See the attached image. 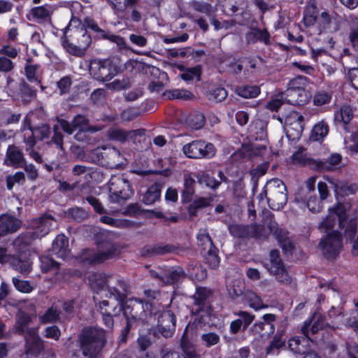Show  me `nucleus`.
I'll return each mask as SVG.
<instances>
[{"label":"nucleus","mask_w":358,"mask_h":358,"mask_svg":"<svg viewBox=\"0 0 358 358\" xmlns=\"http://www.w3.org/2000/svg\"><path fill=\"white\" fill-rule=\"evenodd\" d=\"M89 283L92 289L97 294L105 292V296H113L115 301H118L119 305L126 299L129 293L127 283L117 277L106 275L101 273L90 274L88 277Z\"/></svg>","instance_id":"nucleus-1"},{"label":"nucleus","mask_w":358,"mask_h":358,"mask_svg":"<svg viewBox=\"0 0 358 358\" xmlns=\"http://www.w3.org/2000/svg\"><path fill=\"white\" fill-rule=\"evenodd\" d=\"M78 340L84 357L74 354L72 358H98L106 343V332L98 327H85L79 334Z\"/></svg>","instance_id":"nucleus-2"},{"label":"nucleus","mask_w":358,"mask_h":358,"mask_svg":"<svg viewBox=\"0 0 358 358\" xmlns=\"http://www.w3.org/2000/svg\"><path fill=\"white\" fill-rule=\"evenodd\" d=\"M32 230L26 232L14 241L15 246L24 244L29 245L35 238H41L48 234L50 231L57 227V221L50 215H43L31 221Z\"/></svg>","instance_id":"nucleus-3"},{"label":"nucleus","mask_w":358,"mask_h":358,"mask_svg":"<svg viewBox=\"0 0 358 358\" xmlns=\"http://www.w3.org/2000/svg\"><path fill=\"white\" fill-rule=\"evenodd\" d=\"M265 198L270 208L280 210L287 203L288 196L285 185L278 178L268 181L264 186Z\"/></svg>","instance_id":"nucleus-4"},{"label":"nucleus","mask_w":358,"mask_h":358,"mask_svg":"<svg viewBox=\"0 0 358 358\" xmlns=\"http://www.w3.org/2000/svg\"><path fill=\"white\" fill-rule=\"evenodd\" d=\"M92 78L101 82L110 80L120 72V67L109 59H94L89 69Z\"/></svg>","instance_id":"nucleus-5"},{"label":"nucleus","mask_w":358,"mask_h":358,"mask_svg":"<svg viewBox=\"0 0 358 358\" xmlns=\"http://www.w3.org/2000/svg\"><path fill=\"white\" fill-rule=\"evenodd\" d=\"M197 245L206 264L212 268H216L220 264L218 249L215 246L210 235L206 230H200L197 235Z\"/></svg>","instance_id":"nucleus-6"},{"label":"nucleus","mask_w":358,"mask_h":358,"mask_svg":"<svg viewBox=\"0 0 358 358\" xmlns=\"http://www.w3.org/2000/svg\"><path fill=\"white\" fill-rule=\"evenodd\" d=\"M109 197L113 203L127 200L133 194L129 181L122 176H113L108 182Z\"/></svg>","instance_id":"nucleus-7"},{"label":"nucleus","mask_w":358,"mask_h":358,"mask_svg":"<svg viewBox=\"0 0 358 358\" xmlns=\"http://www.w3.org/2000/svg\"><path fill=\"white\" fill-rule=\"evenodd\" d=\"M269 263L264 264V267L270 274L274 275L275 279L280 283L289 285L292 282V278L289 274L280 256L278 250H272L269 255Z\"/></svg>","instance_id":"nucleus-8"},{"label":"nucleus","mask_w":358,"mask_h":358,"mask_svg":"<svg viewBox=\"0 0 358 358\" xmlns=\"http://www.w3.org/2000/svg\"><path fill=\"white\" fill-rule=\"evenodd\" d=\"M182 151L187 157L191 159H210L216 154L214 145L202 140L193 141L185 145Z\"/></svg>","instance_id":"nucleus-9"},{"label":"nucleus","mask_w":358,"mask_h":358,"mask_svg":"<svg viewBox=\"0 0 358 358\" xmlns=\"http://www.w3.org/2000/svg\"><path fill=\"white\" fill-rule=\"evenodd\" d=\"M122 311L127 320V325L122 331V336L124 338L133 323L140 318V315L143 312V306L141 300L136 298L130 299L125 301L124 305L122 304Z\"/></svg>","instance_id":"nucleus-10"},{"label":"nucleus","mask_w":358,"mask_h":358,"mask_svg":"<svg viewBox=\"0 0 358 358\" xmlns=\"http://www.w3.org/2000/svg\"><path fill=\"white\" fill-rule=\"evenodd\" d=\"M319 246L327 259L336 258L343 247L341 233L338 231L328 233L321 239Z\"/></svg>","instance_id":"nucleus-11"},{"label":"nucleus","mask_w":358,"mask_h":358,"mask_svg":"<svg viewBox=\"0 0 358 358\" xmlns=\"http://www.w3.org/2000/svg\"><path fill=\"white\" fill-rule=\"evenodd\" d=\"M304 117L299 112L292 111L285 118V130L287 136L292 141L299 139L303 131Z\"/></svg>","instance_id":"nucleus-12"},{"label":"nucleus","mask_w":358,"mask_h":358,"mask_svg":"<svg viewBox=\"0 0 358 358\" xmlns=\"http://www.w3.org/2000/svg\"><path fill=\"white\" fill-rule=\"evenodd\" d=\"M267 227L270 231L274 234L284 253L285 255H292L294 245L292 240L288 237L287 231L279 227L278 224L273 220L272 215H271V218L267 222Z\"/></svg>","instance_id":"nucleus-13"},{"label":"nucleus","mask_w":358,"mask_h":358,"mask_svg":"<svg viewBox=\"0 0 358 358\" xmlns=\"http://www.w3.org/2000/svg\"><path fill=\"white\" fill-rule=\"evenodd\" d=\"M66 29V32L71 31V36L76 38L77 44L86 50L91 44L92 39L80 21L76 17H72Z\"/></svg>","instance_id":"nucleus-14"},{"label":"nucleus","mask_w":358,"mask_h":358,"mask_svg":"<svg viewBox=\"0 0 358 358\" xmlns=\"http://www.w3.org/2000/svg\"><path fill=\"white\" fill-rule=\"evenodd\" d=\"M195 336L196 331L194 326L189 324L180 339V348L183 352V358H200L194 343Z\"/></svg>","instance_id":"nucleus-15"},{"label":"nucleus","mask_w":358,"mask_h":358,"mask_svg":"<svg viewBox=\"0 0 358 358\" xmlns=\"http://www.w3.org/2000/svg\"><path fill=\"white\" fill-rule=\"evenodd\" d=\"M213 290L207 287H197L196 293L194 295V306L192 312L195 315H199L204 311L206 308V314L209 315V299L213 296Z\"/></svg>","instance_id":"nucleus-16"},{"label":"nucleus","mask_w":358,"mask_h":358,"mask_svg":"<svg viewBox=\"0 0 358 358\" xmlns=\"http://www.w3.org/2000/svg\"><path fill=\"white\" fill-rule=\"evenodd\" d=\"M117 254V247L110 244L103 251L95 252L92 250H85L83 255V260L90 264H98L113 257Z\"/></svg>","instance_id":"nucleus-17"},{"label":"nucleus","mask_w":358,"mask_h":358,"mask_svg":"<svg viewBox=\"0 0 358 358\" xmlns=\"http://www.w3.org/2000/svg\"><path fill=\"white\" fill-rule=\"evenodd\" d=\"M194 177L197 179L199 184L205 185L211 190H216L223 182L227 181V178L222 170L217 171V178L205 171L194 173Z\"/></svg>","instance_id":"nucleus-18"},{"label":"nucleus","mask_w":358,"mask_h":358,"mask_svg":"<svg viewBox=\"0 0 358 358\" xmlns=\"http://www.w3.org/2000/svg\"><path fill=\"white\" fill-rule=\"evenodd\" d=\"M124 69L131 73L141 72L144 74H150L155 77L162 76L165 77L166 74L164 72H161L159 69L147 64L143 62L138 61L136 59H129L127 61L124 65Z\"/></svg>","instance_id":"nucleus-19"},{"label":"nucleus","mask_w":358,"mask_h":358,"mask_svg":"<svg viewBox=\"0 0 358 358\" xmlns=\"http://www.w3.org/2000/svg\"><path fill=\"white\" fill-rule=\"evenodd\" d=\"M324 327L325 322L324 317L321 314L315 313L311 319L304 322L301 331L309 341H312L311 336L317 334Z\"/></svg>","instance_id":"nucleus-20"},{"label":"nucleus","mask_w":358,"mask_h":358,"mask_svg":"<svg viewBox=\"0 0 358 358\" xmlns=\"http://www.w3.org/2000/svg\"><path fill=\"white\" fill-rule=\"evenodd\" d=\"M106 306H109V302L107 300H103L99 303L103 323L106 327L112 328L114 324L113 317L120 313L122 306L119 305L118 301H115V304L111 303V308H107Z\"/></svg>","instance_id":"nucleus-21"},{"label":"nucleus","mask_w":358,"mask_h":358,"mask_svg":"<svg viewBox=\"0 0 358 358\" xmlns=\"http://www.w3.org/2000/svg\"><path fill=\"white\" fill-rule=\"evenodd\" d=\"M176 318L171 311L164 312L158 319V332L164 337L172 336L176 329Z\"/></svg>","instance_id":"nucleus-22"},{"label":"nucleus","mask_w":358,"mask_h":358,"mask_svg":"<svg viewBox=\"0 0 358 358\" xmlns=\"http://www.w3.org/2000/svg\"><path fill=\"white\" fill-rule=\"evenodd\" d=\"M311 98L310 93L306 89L286 90L284 93L285 100L294 106H303Z\"/></svg>","instance_id":"nucleus-23"},{"label":"nucleus","mask_w":358,"mask_h":358,"mask_svg":"<svg viewBox=\"0 0 358 358\" xmlns=\"http://www.w3.org/2000/svg\"><path fill=\"white\" fill-rule=\"evenodd\" d=\"M26 337V353L37 355L44 350L43 342L36 333V329L29 330Z\"/></svg>","instance_id":"nucleus-24"},{"label":"nucleus","mask_w":358,"mask_h":358,"mask_svg":"<svg viewBox=\"0 0 358 358\" xmlns=\"http://www.w3.org/2000/svg\"><path fill=\"white\" fill-rule=\"evenodd\" d=\"M21 227V221L8 214L0 216V238L17 231Z\"/></svg>","instance_id":"nucleus-25"},{"label":"nucleus","mask_w":358,"mask_h":358,"mask_svg":"<svg viewBox=\"0 0 358 358\" xmlns=\"http://www.w3.org/2000/svg\"><path fill=\"white\" fill-rule=\"evenodd\" d=\"M62 129L69 134H72L76 130L84 131L89 124L88 119L82 115H77L69 122L65 120L59 121Z\"/></svg>","instance_id":"nucleus-26"},{"label":"nucleus","mask_w":358,"mask_h":358,"mask_svg":"<svg viewBox=\"0 0 358 358\" xmlns=\"http://www.w3.org/2000/svg\"><path fill=\"white\" fill-rule=\"evenodd\" d=\"M24 162V155L22 151L15 145H9L7 148L4 164L7 166L15 168L21 167V163Z\"/></svg>","instance_id":"nucleus-27"},{"label":"nucleus","mask_w":358,"mask_h":358,"mask_svg":"<svg viewBox=\"0 0 358 358\" xmlns=\"http://www.w3.org/2000/svg\"><path fill=\"white\" fill-rule=\"evenodd\" d=\"M266 122L261 119L252 122L248 129L250 137L252 140L264 141L267 138Z\"/></svg>","instance_id":"nucleus-28"},{"label":"nucleus","mask_w":358,"mask_h":358,"mask_svg":"<svg viewBox=\"0 0 358 358\" xmlns=\"http://www.w3.org/2000/svg\"><path fill=\"white\" fill-rule=\"evenodd\" d=\"M69 239L63 234L57 236L52 243V252L61 259H65L69 256Z\"/></svg>","instance_id":"nucleus-29"},{"label":"nucleus","mask_w":358,"mask_h":358,"mask_svg":"<svg viewBox=\"0 0 358 358\" xmlns=\"http://www.w3.org/2000/svg\"><path fill=\"white\" fill-rule=\"evenodd\" d=\"M102 157L104 159L105 165L110 169H118L123 164L122 154L115 148L106 150Z\"/></svg>","instance_id":"nucleus-30"},{"label":"nucleus","mask_w":358,"mask_h":358,"mask_svg":"<svg viewBox=\"0 0 358 358\" xmlns=\"http://www.w3.org/2000/svg\"><path fill=\"white\" fill-rule=\"evenodd\" d=\"M184 275L188 276L192 281H202L207 277V271L196 261H190L187 267V273Z\"/></svg>","instance_id":"nucleus-31"},{"label":"nucleus","mask_w":358,"mask_h":358,"mask_svg":"<svg viewBox=\"0 0 358 358\" xmlns=\"http://www.w3.org/2000/svg\"><path fill=\"white\" fill-rule=\"evenodd\" d=\"M329 182L336 194L349 195L355 193L357 189L356 184H349L345 181L338 180L334 178L328 179Z\"/></svg>","instance_id":"nucleus-32"},{"label":"nucleus","mask_w":358,"mask_h":358,"mask_svg":"<svg viewBox=\"0 0 358 358\" xmlns=\"http://www.w3.org/2000/svg\"><path fill=\"white\" fill-rule=\"evenodd\" d=\"M342 160V156L340 154L334 153L332 154L327 161H313V164L315 165V168L318 171H330L333 170L336 166H338Z\"/></svg>","instance_id":"nucleus-33"},{"label":"nucleus","mask_w":358,"mask_h":358,"mask_svg":"<svg viewBox=\"0 0 358 358\" xmlns=\"http://www.w3.org/2000/svg\"><path fill=\"white\" fill-rule=\"evenodd\" d=\"M350 24V31L348 35V39L352 48L358 52V16L350 14L348 20Z\"/></svg>","instance_id":"nucleus-34"},{"label":"nucleus","mask_w":358,"mask_h":358,"mask_svg":"<svg viewBox=\"0 0 358 358\" xmlns=\"http://www.w3.org/2000/svg\"><path fill=\"white\" fill-rule=\"evenodd\" d=\"M194 178V173H187L184 175V189L182 190V199L184 202L191 201L194 194L196 182Z\"/></svg>","instance_id":"nucleus-35"},{"label":"nucleus","mask_w":358,"mask_h":358,"mask_svg":"<svg viewBox=\"0 0 358 358\" xmlns=\"http://www.w3.org/2000/svg\"><path fill=\"white\" fill-rule=\"evenodd\" d=\"M201 68L200 66H196L192 68H186L180 65V78L186 82H190L194 80L199 81L201 79Z\"/></svg>","instance_id":"nucleus-36"},{"label":"nucleus","mask_w":358,"mask_h":358,"mask_svg":"<svg viewBox=\"0 0 358 358\" xmlns=\"http://www.w3.org/2000/svg\"><path fill=\"white\" fill-rule=\"evenodd\" d=\"M248 43H254L257 41H263L266 44L269 43L270 34L266 29H252L246 35Z\"/></svg>","instance_id":"nucleus-37"},{"label":"nucleus","mask_w":358,"mask_h":358,"mask_svg":"<svg viewBox=\"0 0 358 358\" xmlns=\"http://www.w3.org/2000/svg\"><path fill=\"white\" fill-rule=\"evenodd\" d=\"M205 116L199 112H194L185 117V123L186 125L194 129L202 128L205 124Z\"/></svg>","instance_id":"nucleus-38"},{"label":"nucleus","mask_w":358,"mask_h":358,"mask_svg":"<svg viewBox=\"0 0 358 358\" xmlns=\"http://www.w3.org/2000/svg\"><path fill=\"white\" fill-rule=\"evenodd\" d=\"M308 342V338H300L294 337L289 339L288 346L290 350L294 354L306 355L307 352L306 344Z\"/></svg>","instance_id":"nucleus-39"},{"label":"nucleus","mask_w":358,"mask_h":358,"mask_svg":"<svg viewBox=\"0 0 358 358\" xmlns=\"http://www.w3.org/2000/svg\"><path fill=\"white\" fill-rule=\"evenodd\" d=\"M10 265L16 271L23 274L29 273L31 270V262L28 259L13 256Z\"/></svg>","instance_id":"nucleus-40"},{"label":"nucleus","mask_w":358,"mask_h":358,"mask_svg":"<svg viewBox=\"0 0 358 358\" xmlns=\"http://www.w3.org/2000/svg\"><path fill=\"white\" fill-rule=\"evenodd\" d=\"M152 277L159 279L164 285L174 284L179 279V273L177 270H169L164 275L156 271H150Z\"/></svg>","instance_id":"nucleus-41"},{"label":"nucleus","mask_w":358,"mask_h":358,"mask_svg":"<svg viewBox=\"0 0 358 358\" xmlns=\"http://www.w3.org/2000/svg\"><path fill=\"white\" fill-rule=\"evenodd\" d=\"M136 131H125L120 128L113 127L107 131V137L111 141L124 143L127 140L131 133Z\"/></svg>","instance_id":"nucleus-42"},{"label":"nucleus","mask_w":358,"mask_h":358,"mask_svg":"<svg viewBox=\"0 0 358 358\" xmlns=\"http://www.w3.org/2000/svg\"><path fill=\"white\" fill-rule=\"evenodd\" d=\"M354 116L353 110L349 106H343L338 111L335 113V121L342 122L345 125L348 124Z\"/></svg>","instance_id":"nucleus-43"},{"label":"nucleus","mask_w":358,"mask_h":358,"mask_svg":"<svg viewBox=\"0 0 358 358\" xmlns=\"http://www.w3.org/2000/svg\"><path fill=\"white\" fill-rule=\"evenodd\" d=\"M252 330L262 338H268L273 334L275 327L273 324L259 322L253 325Z\"/></svg>","instance_id":"nucleus-44"},{"label":"nucleus","mask_w":358,"mask_h":358,"mask_svg":"<svg viewBox=\"0 0 358 358\" xmlns=\"http://www.w3.org/2000/svg\"><path fill=\"white\" fill-rule=\"evenodd\" d=\"M31 316L23 312L20 311L17 313L16 316V322L15 327L17 331L24 334L26 332V334L31 329H28L27 327L31 322Z\"/></svg>","instance_id":"nucleus-45"},{"label":"nucleus","mask_w":358,"mask_h":358,"mask_svg":"<svg viewBox=\"0 0 358 358\" xmlns=\"http://www.w3.org/2000/svg\"><path fill=\"white\" fill-rule=\"evenodd\" d=\"M328 132L329 127L327 124L321 121L313 127L310 138L313 141H320L327 135Z\"/></svg>","instance_id":"nucleus-46"},{"label":"nucleus","mask_w":358,"mask_h":358,"mask_svg":"<svg viewBox=\"0 0 358 358\" xmlns=\"http://www.w3.org/2000/svg\"><path fill=\"white\" fill-rule=\"evenodd\" d=\"M230 234L236 238H245L250 237V225L233 224L229 227Z\"/></svg>","instance_id":"nucleus-47"},{"label":"nucleus","mask_w":358,"mask_h":358,"mask_svg":"<svg viewBox=\"0 0 358 358\" xmlns=\"http://www.w3.org/2000/svg\"><path fill=\"white\" fill-rule=\"evenodd\" d=\"M303 203H306V206L310 211L313 213H318L321 210L322 201L317 199V196L313 194L307 195L299 198Z\"/></svg>","instance_id":"nucleus-48"},{"label":"nucleus","mask_w":358,"mask_h":358,"mask_svg":"<svg viewBox=\"0 0 358 358\" xmlns=\"http://www.w3.org/2000/svg\"><path fill=\"white\" fill-rule=\"evenodd\" d=\"M236 94L245 99L257 97L260 93V88L257 85H245L239 87L236 90Z\"/></svg>","instance_id":"nucleus-49"},{"label":"nucleus","mask_w":358,"mask_h":358,"mask_svg":"<svg viewBox=\"0 0 358 358\" xmlns=\"http://www.w3.org/2000/svg\"><path fill=\"white\" fill-rule=\"evenodd\" d=\"M33 18L37 22L47 20L51 15L50 7L49 6H41L34 7L31 10Z\"/></svg>","instance_id":"nucleus-50"},{"label":"nucleus","mask_w":358,"mask_h":358,"mask_svg":"<svg viewBox=\"0 0 358 358\" xmlns=\"http://www.w3.org/2000/svg\"><path fill=\"white\" fill-rule=\"evenodd\" d=\"M160 195V187L157 185H154L148 189L142 201L146 205H151L159 199Z\"/></svg>","instance_id":"nucleus-51"},{"label":"nucleus","mask_w":358,"mask_h":358,"mask_svg":"<svg viewBox=\"0 0 358 358\" xmlns=\"http://www.w3.org/2000/svg\"><path fill=\"white\" fill-rule=\"evenodd\" d=\"M60 310L55 306L48 308V310L39 316L40 321L43 323H53L59 319Z\"/></svg>","instance_id":"nucleus-52"},{"label":"nucleus","mask_w":358,"mask_h":358,"mask_svg":"<svg viewBox=\"0 0 358 358\" xmlns=\"http://www.w3.org/2000/svg\"><path fill=\"white\" fill-rule=\"evenodd\" d=\"M100 221L106 224L120 229L128 228L132 226V222L128 220L114 219L106 215L101 217Z\"/></svg>","instance_id":"nucleus-53"},{"label":"nucleus","mask_w":358,"mask_h":358,"mask_svg":"<svg viewBox=\"0 0 358 358\" xmlns=\"http://www.w3.org/2000/svg\"><path fill=\"white\" fill-rule=\"evenodd\" d=\"M347 206L338 203L335 208L330 209V213L338 217L340 228H346V219H347Z\"/></svg>","instance_id":"nucleus-54"},{"label":"nucleus","mask_w":358,"mask_h":358,"mask_svg":"<svg viewBox=\"0 0 358 358\" xmlns=\"http://www.w3.org/2000/svg\"><path fill=\"white\" fill-rule=\"evenodd\" d=\"M206 96L209 101L222 102L227 98V92L224 87H216L208 90Z\"/></svg>","instance_id":"nucleus-55"},{"label":"nucleus","mask_w":358,"mask_h":358,"mask_svg":"<svg viewBox=\"0 0 358 358\" xmlns=\"http://www.w3.org/2000/svg\"><path fill=\"white\" fill-rule=\"evenodd\" d=\"M210 202L211 199L209 198L199 197L195 199L188 207L189 215L195 216L198 210L208 206Z\"/></svg>","instance_id":"nucleus-56"},{"label":"nucleus","mask_w":358,"mask_h":358,"mask_svg":"<svg viewBox=\"0 0 358 358\" xmlns=\"http://www.w3.org/2000/svg\"><path fill=\"white\" fill-rule=\"evenodd\" d=\"M171 249L172 247L170 245L147 246L143 249L142 255L144 256L164 255L171 252Z\"/></svg>","instance_id":"nucleus-57"},{"label":"nucleus","mask_w":358,"mask_h":358,"mask_svg":"<svg viewBox=\"0 0 358 358\" xmlns=\"http://www.w3.org/2000/svg\"><path fill=\"white\" fill-rule=\"evenodd\" d=\"M6 187L11 190L15 184H24L25 182V175L22 171H17L13 175H8L6 177Z\"/></svg>","instance_id":"nucleus-58"},{"label":"nucleus","mask_w":358,"mask_h":358,"mask_svg":"<svg viewBox=\"0 0 358 358\" xmlns=\"http://www.w3.org/2000/svg\"><path fill=\"white\" fill-rule=\"evenodd\" d=\"M336 222L335 215L329 213V215L320 224L319 229L321 232L328 233L334 232L333 228L334 227Z\"/></svg>","instance_id":"nucleus-59"},{"label":"nucleus","mask_w":358,"mask_h":358,"mask_svg":"<svg viewBox=\"0 0 358 358\" xmlns=\"http://www.w3.org/2000/svg\"><path fill=\"white\" fill-rule=\"evenodd\" d=\"M30 129L32 136L38 140L48 138L51 133L50 127L48 124H42Z\"/></svg>","instance_id":"nucleus-60"},{"label":"nucleus","mask_w":358,"mask_h":358,"mask_svg":"<svg viewBox=\"0 0 358 358\" xmlns=\"http://www.w3.org/2000/svg\"><path fill=\"white\" fill-rule=\"evenodd\" d=\"M308 84V79L306 76H299L292 79L288 83L287 90L306 89Z\"/></svg>","instance_id":"nucleus-61"},{"label":"nucleus","mask_w":358,"mask_h":358,"mask_svg":"<svg viewBox=\"0 0 358 358\" xmlns=\"http://www.w3.org/2000/svg\"><path fill=\"white\" fill-rule=\"evenodd\" d=\"M246 297L250 306L255 310L267 307L266 305L264 304L262 299L254 292L247 293Z\"/></svg>","instance_id":"nucleus-62"},{"label":"nucleus","mask_w":358,"mask_h":358,"mask_svg":"<svg viewBox=\"0 0 358 358\" xmlns=\"http://www.w3.org/2000/svg\"><path fill=\"white\" fill-rule=\"evenodd\" d=\"M285 341L280 336H275L270 345L266 348L267 355H273L278 352V350L285 346Z\"/></svg>","instance_id":"nucleus-63"},{"label":"nucleus","mask_w":358,"mask_h":358,"mask_svg":"<svg viewBox=\"0 0 358 358\" xmlns=\"http://www.w3.org/2000/svg\"><path fill=\"white\" fill-rule=\"evenodd\" d=\"M40 260L41 269L45 273L59 268V264L48 256H42Z\"/></svg>","instance_id":"nucleus-64"}]
</instances>
